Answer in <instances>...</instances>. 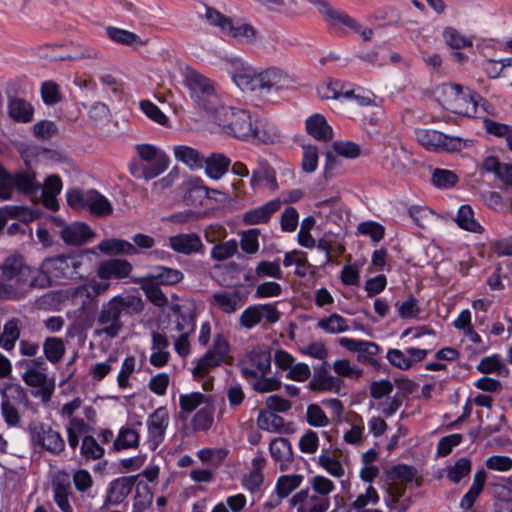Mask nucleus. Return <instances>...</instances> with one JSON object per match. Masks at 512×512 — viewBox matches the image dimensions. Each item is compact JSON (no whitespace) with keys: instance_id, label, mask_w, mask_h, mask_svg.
<instances>
[{"instance_id":"f257e3e1","label":"nucleus","mask_w":512,"mask_h":512,"mask_svg":"<svg viewBox=\"0 0 512 512\" xmlns=\"http://www.w3.org/2000/svg\"><path fill=\"white\" fill-rule=\"evenodd\" d=\"M33 289H39L37 268L23 255L12 254L0 264V299L21 300Z\"/></svg>"},{"instance_id":"f03ea898","label":"nucleus","mask_w":512,"mask_h":512,"mask_svg":"<svg viewBox=\"0 0 512 512\" xmlns=\"http://www.w3.org/2000/svg\"><path fill=\"white\" fill-rule=\"evenodd\" d=\"M144 302L140 296L118 294L103 303L96 317L95 336L104 335L114 339L124 328L122 315L140 314Z\"/></svg>"},{"instance_id":"7ed1b4c3","label":"nucleus","mask_w":512,"mask_h":512,"mask_svg":"<svg viewBox=\"0 0 512 512\" xmlns=\"http://www.w3.org/2000/svg\"><path fill=\"white\" fill-rule=\"evenodd\" d=\"M83 265L81 254L58 255L45 258L37 267L39 289L74 278Z\"/></svg>"},{"instance_id":"20e7f679","label":"nucleus","mask_w":512,"mask_h":512,"mask_svg":"<svg viewBox=\"0 0 512 512\" xmlns=\"http://www.w3.org/2000/svg\"><path fill=\"white\" fill-rule=\"evenodd\" d=\"M135 152L136 158L129 166L130 173L135 178L152 180L165 172L169 166V157L155 145L137 144Z\"/></svg>"},{"instance_id":"39448f33","label":"nucleus","mask_w":512,"mask_h":512,"mask_svg":"<svg viewBox=\"0 0 512 512\" xmlns=\"http://www.w3.org/2000/svg\"><path fill=\"white\" fill-rule=\"evenodd\" d=\"M215 122L221 131L240 140L259 139L258 129L245 109L221 106L215 110Z\"/></svg>"},{"instance_id":"423d86ee","label":"nucleus","mask_w":512,"mask_h":512,"mask_svg":"<svg viewBox=\"0 0 512 512\" xmlns=\"http://www.w3.org/2000/svg\"><path fill=\"white\" fill-rule=\"evenodd\" d=\"M438 101L448 111L471 117L476 113L479 95L456 83H444L438 90Z\"/></svg>"},{"instance_id":"0eeeda50","label":"nucleus","mask_w":512,"mask_h":512,"mask_svg":"<svg viewBox=\"0 0 512 512\" xmlns=\"http://www.w3.org/2000/svg\"><path fill=\"white\" fill-rule=\"evenodd\" d=\"M420 145L427 150L458 152L467 146L468 140L445 135L433 129H419L415 132Z\"/></svg>"},{"instance_id":"6e6552de","label":"nucleus","mask_w":512,"mask_h":512,"mask_svg":"<svg viewBox=\"0 0 512 512\" xmlns=\"http://www.w3.org/2000/svg\"><path fill=\"white\" fill-rule=\"evenodd\" d=\"M319 12L322 14L328 25L333 29L349 28L352 32L358 33L364 41H370L373 38V30L362 26L345 12L333 8L328 3L319 4Z\"/></svg>"},{"instance_id":"1a4fd4ad","label":"nucleus","mask_w":512,"mask_h":512,"mask_svg":"<svg viewBox=\"0 0 512 512\" xmlns=\"http://www.w3.org/2000/svg\"><path fill=\"white\" fill-rule=\"evenodd\" d=\"M240 369L245 378L265 376L271 368V354L266 346L252 348L240 361Z\"/></svg>"},{"instance_id":"9d476101","label":"nucleus","mask_w":512,"mask_h":512,"mask_svg":"<svg viewBox=\"0 0 512 512\" xmlns=\"http://www.w3.org/2000/svg\"><path fill=\"white\" fill-rule=\"evenodd\" d=\"M185 85L199 105L210 109L205 102L217 97L216 84L211 79L196 70L188 69L185 74Z\"/></svg>"},{"instance_id":"9b49d317","label":"nucleus","mask_w":512,"mask_h":512,"mask_svg":"<svg viewBox=\"0 0 512 512\" xmlns=\"http://www.w3.org/2000/svg\"><path fill=\"white\" fill-rule=\"evenodd\" d=\"M31 442L52 454H60L65 449V441L61 434L52 427L42 423L30 428Z\"/></svg>"},{"instance_id":"f8f14e48","label":"nucleus","mask_w":512,"mask_h":512,"mask_svg":"<svg viewBox=\"0 0 512 512\" xmlns=\"http://www.w3.org/2000/svg\"><path fill=\"white\" fill-rule=\"evenodd\" d=\"M170 416L166 407H158L147 419L146 443L151 450H156L164 441L166 430L169 426Z\"/></svg>"},{"instance_id":"ddd939ff","label":"nucleus","mask_w":512,"mask_h":512,"mask_svg":"<svg viewBox=\"0 0 512 512\" xmlns=\"http://www.w3.org/2000/svg\"><path fill=\"white\" fill-rule=\"evenodd\" d=\"M265 319L266 322L274 324L280 319V312L271 303L256 304L248 306L240 315L239 323L245 329H252Z\"/></svg>"},{"instance_id":"4468645a","label":"nucleus","mask_w":512,"mask_h":512,"mask_svg":"<svg viewBox=\"0 0 512 512\" xmlns=\"http://www.w3.org/2000/svg\"><path fill=\"white\" fill-rule=\"evenodd\" d=\"M1 396V410L5 418V421L10 426L18 424L19 414L15 405L25 400L26 394L24 392V389L18 384H6L1 391Z\"/></svg>"},{"instance_id":"2eb2a0df","label":"nucleus","mask_w":512,"mask_h":512,"mask_svg":"<svg viewBox=\"0 0 512 512\" xmlns=\"http://www.w3.org/2000/svg\"><path fill=\"white\" fill-rule=\"evenodd\" d=\"M26 385L38 388L36 396L40 397L42 402L47 403L51 400L55 389V382L48 378L47 374L34 367L27 368L22 375Z\"/></svg>"},{"instance_id":"dca6fc26","label":"nucleus","mask_w":512,"mask_h":512,"mask_svg":"<svg viewBox=\"0 0 512 512\" xmlns=\"http://www.w3.org/2000/svg\"><path fill=\"white\" fill-rule=\"evenodd\" d=\"M53 500L62 512H73L69 498L72 493L70 475L68 472L57 471L51 482Z\"/></svg>"},{"instance_id":"f3484780","label":"nucleus","mask_w":512,"mask_h":512,"mask_svg":"<svg viewBox=\"0 0 512 512\" xmlns=\"http://www.w3.org/2000/svg\"><path fill=\"white\" fill-rule=\"evenodd\" d=\"M233 83L243 92L260 91L259 68L248 64H237L231 72Z\"/></svg>"},{"instance_id":"a211bd4d","label":"nucleus","mask_w":512,"mask_h":512,"mask_svg":"<svg viewBox=\"0 0 512 512\" xmlns=\"http://www.w3.org/2000/svg\"><path fill=\"white\" fill-rule=\"evenodd\" d=\"M290 503L297 512H326L331 501H326L309 489H302L292 496Z\"/></svg>"},{"instance_id":"6ab92c4d","label":"nucleus","mask_w":512,"mask_h":512,"mask_svg":"<svg viewBox=\"0 0 512 512\" xmlns=\"http://www.w3.org/2000/svg\"><path fill=\"white\" fill-rule=\"evenodd\" d=\"M382 165L400 174H406L414 165L411 153L402 145L387 149L382 157Z\"/></svg>"},{"instance_id":"aec40b11","label":"nucleus","mask_w":512,"mask_h":512,"mask_svg":"<svg viewBox=\"0 0 512 512\" xmlns=\"http://www.w3.org/2000/svg\"><path fill=\"white\" fill-rule=\"evenodd\" d=\"M132 270L133 266L128 260L112 258L101 261L99 263L96 270V275L99 279L102 280H122L130 277Z\"/></svg>"},{"instance_id":"412c9836","label":"nucleus","mask_w":512,"mask_h":512,"mask_svg":"<svg viewBox=\"0 0 512 512\" xmlns=\"http://www.w3.org/2000/svg\"><path fill=\"white\" fill-rule=\"evenodd\" d=\"M59 235L66 245L81 246L91 241L95 232L84 222H73L63 225Z\"/></svg>"},{"instance_id":"4be33fe9","label":"nucleus","mask_w":512,"mask_h":512,"mask_svg":"<svg viewBox=\"0 0 512 512\" xmlns=\"http://www.w3.org/2000/svg\"><path fill=\"white\" fill-rule=\"evenodd\" d=\"M236 43L254 46L261 41L259 30L250 22L241 20L237 22L231 21L226 34Z\"/></svg>"},{"instance_id":"5701e85b","label":"nucleus","mask_w":512,"mask_h":512,"mask_svg":"<svg viewBox=\"0 0 512 512\" xmlns=\"http://www.w3.org/2000/svg\"><path fill=\"white\" fill-rule=\"evenodd\" d=\"M169 246L173 251L183 255L203 254L205 246L197 233H182L169 238Z\"/></svg>"},{"instance_id":"b1692460","label":"nucleus","mask_w":512,"mask_h":512,"mask_svg":"<svg viewBox=\"0 0 512 512\" xmlns=\"http://www.w3.org/2000/svg\"><path fill=\"white\" fill-rule=\"evenodd\" d=\"M259 78L260 92L283 89L292 83L291 77L284 70L275 66L259 68Z\"/></svg>"},{"instance_id":"393cba45","label":"nucleus","mask_w":512,"mask_h":512,"mask_svg":"<svg viewBox=\"0 0 512 512\" xmlns=\"http://www.w3.org/2000/svg\"><path fill=\"white\" fill-rule=\"evenodd\" d=\"M257 426L263 431L278 434H291L294 432V424L270 411H260L257 416Z\"/></svg>"},{"instance_id":"a878e982","label":"nucleus","mask_w":512,"mask_h":512,"mask_svg":"<svg viewBox=\"0 0 512 512\" xmlns=\"http://www.w3.org/2000/svg\"><path fill=\"white\" fill-rule=\"evenodd\" d=\"M378 502L379 495L376 489L370 485L348 507L337 506L331 512H382L378 509L370 508V506L376 505Z\"/></svg>"},{"instance_id":"bb28decb","label":"nucleus","mask_w":512,"mask_h":512,"mask_svg":"<svg viewBox=\"0 0 512 512\" xmlns=\"http://www.w3.org/2000/svg\"><path fill=\"white\" fill-rule=\"evenodd\" d=\"M281 205L282 202L280 199L268 201L262 206L245 212L242 216V222L248 226L266 224L269 222L271 216L281 208Z\"/></svg>"},{"instance_id":"cd10ccee","label":"nucleus","mask_w":512,"mask_h":512,"mask_svg":"<svg viewBox=\"0 0 512 512\" xmlns=\"http://www.w3.org/2000/svg\"><path fill=\"white\" fill-rule=\"evenodd\" d=\"M133 484V480L127 477L114 480L107 491L102 510L107 509L110 505L121 504L131 493Z\"/></svg>"},{"instance_id":"c85d7f7f","label":"nucleus","mask_w":512,"mask_h":512,"mask_svg":"<svg viewBox=\"0 0 512 512\" xmlns=\"http://www.w3.org/2000/svg\"><path fill=\"white\" fill-rule=\"evenodd\" d=\"M242 304L243 300L239 292H215L210 298L211 307L226 314L235 313Z\"/></svg>"},{"instance_id":"c756f323","label":"nucleus","mask_w":512,"mask_h":512,"mask_svg":"<svg viewBox=\"0 0 512 512\" xmlns=\"http://www.w3.org/2000/svg\"><path fill=\"white\" fill-rule=\"evenodd\" d=\"M314 392H338L341 388L339 379L329 373L325 367H320L308 383Z\"/></svg>"},{"instance_id":"7c9ffc66","label":"nucleus","mask_w":512,"mask_h":512,"mask_svg":"<svg viewBox=\"0 0 512 512\" xmlns=\"http://www.w3.org/2000/svg\"><path fill=\"white\" fill-rule=\"evenodd\" d=\"M250 184L253 189L267 187L270 190H276L278 185L275 171L266 161L260 160L259 167L252 172Z\"/></svg>"},{"instance_id":"2f4dec72","label":"nucleus","mask_w":512,"mask_h":512,"mask_svg":"<svg viewBox=\"0 0 512 512\" xmlns=\"http://www.w3.org/2000/svg\"><path fill=\"white\" fill-rule=\"evenodd\" d=\"M306 131L317 141L327 142L333 138V129L321 114H314L307 118Z\"/></svg>"},{"instance_id":"473e14b6","label":"nucleus","mask_w":512,"mask_h":512,"mask_svg":"<svg viewBox=\"0 0 512 512\" xmlns=\"http://www.w3.org/2000/svg\"><path fill=\"white\" fill-rule=\"evenodd\" d=\"M349 428L343 433V441L352 446H360L365 439V426L362 416L353 412L347 420Z\"/></svg>"},{"instance_id":"72a5a7b5","label":"nucleus","mask_w":512,"mask_h":512,"mask_svg":"<svg viewBox=\"0 0 512 512\" xmlns=\"http://www.w3.org/2000/svg\"><path fill=\"white\" fill-rule=\"evenodd\" d=\"M132 282L140 286L147 299L155 306L163 308L168 304V298L165 296L163 291L154 284L152 278L147 276L133 278Z\"/></svg>"},{"instance_id":"f704fd0d","label":"nucleus","mask_w":512,"mask_h":512,"mask_svg":"<svg viewBox=\"0 0 512 512\" xmlns=\"http://www.w3.org/2000/svg\"><path fill=\"white\" fill-rule=\"evenodd\" d=\"M8 115L15 122L29 123L33 119L32 105L22 98H11L7 106Z\"/></svg>"},{"instance_id":"c9c22d12","label":"nucleus","mask_w":512,"mask_h":512,"mask_svg":"<svg viewBox=\"0 0 512 512\" xmlns=\"http://www.w3.org/2000/svg\"><path fill=\"white\" fill-rule=\"evenodd\" d=\"M487 479V474L484 469H479L473 476V483L467 493L462 497L460 501V507L467 511L472 508L475 501L484 489Z\"/></svg>"},{"instance_id":"e433bc0d","label":"nucleus","mask_w":512,"mask_h":512,"mask_svg":"<svg viewBox=\"0 0 512 512\" xmlns=\"http://www.w3.org/2000/svg\"><path fill=\"white\" fill-rule=\"evenodd\" d=\"M62 186V180L58 175L52 174L45 179L42 188V198L45 207L53 211L58 209L56 196L61 192Z\"/></svg>"},{"instance_id":"4c0bfd02","label":"nucleus","mask_w":512,"mask_h":512,"mask_svg":"<svg viewBox=\"0 0 512 512\" xmlns=\"http://www.w3.org/2000/svg\"><path fill=\"white\" fill-rule=\"evenodd\" d=\"M97 248L100 252L107 255H135L137 253V249L133 244L116 238L101 241Z\"/></svg>"},{"instance_id":"58836bf2","label":"nucleus","mask_w":512,"mask_h":512,"mask_svg":"<svg viewBox=\"0 0 512 512\" xmlns=\"http://www.w3.org/2000/svg\"><path fill=\"white\" fill-rule=\"evenodd\" d=\"M173 155L175 159L191 169L200 168L203 165L204 158L201 153L187 145H176L173 148Z\"/></svg>"},{"instance_id":"ea45409f","label":"nucleus","mask_w":512,"mask_h":512,"mask_svg":"<svg viewBox=\"0 0 512 512\" xmlns=\"http://www.w3.org/2000/svg\"><path fill=\"white\" fill-rule=\"evenodd\" d=\"M207 175L212 179H220L227 171L231 164L228 157L221 153H213L204 161Z\"/></svg>"},{"instance_id":"a19ab883","label":"nucleus","mask_w":512,"mask_h":512,"mask_svg":"<svg viewBox=\"0 0 512 512\" xmlns=\"http://www.w3.org/2000/svg\"><path fill=\"white\" fill-rule=\"evenodd\" d=\"M21 333V321L18 318L8 320L0 335V346L6 351H12Z\"/></svg>"},{"instance_id":"79ce46f5","label":"nucleus","mask_w":512,"mask_h":512,"mask_svg":"<svg viewBox=\"0 0 512 512\" xmlns=\"http://www.w3.org/2000/svg\"><path fill=\"white\" fill-rule=\"evenodd\" d=\"M210 397L203 395L200 392H191L182 394L179 397L180 413L182 419H186L190 413L196 410L203 403H208Z\"/></svg>"},{"instance_id":"37998d69","label":"nucleus","mask_w":512,"mask_h":512,"mask_svg":"<svg viewBox=\"0 0 512 512\" xmlns=\"http://www.w3.org/2000/svg\"><path fill=\"white\" fill-rule=\"evenodd\" d=\"M106 34L110 40L122 45L144 46L147 44V40L141 39L137 34L113 26H109L106 28Z\"/></svg>"},{"instance_id":"c03bdc74","label":"nucleus","mask_w":512,"mask_h":512,"mask_svg":"<svg viewBox=\"0 0 512 512\" xmlns=\"http://www.w3.org/2000/svg\"><path fill=\"white\" fill-rule=\"evenodd\" d=\"M318 94L324 100H337L349 98L352 90H346L345 84L339 80H329L318 87Z\"/></svg>"},{"instance_id":"a18cd8bd","label":"nucleus","mask_w":512,"mask_h":512,"mask_svg":"<svg viewBox=\"0 0 512 512\" xmlns=\"http://www.w3.org/2000/svg\"><path fill=\"white\" fill-rule=\"evenodd\" d=\"M455 221L457 225L466 231L482 234L484 228L474 218V212L469 205H462L456 215Z\"/></svg>"},{"instance_id":"49530a36","label":"nucleus","mask_w":512,"mask_h":512,"mask_svg":"<svg viewBox=\"0 0 512 512\" xmlns=\"http://www.w3.org/2000/svg\"><path fill=\"white\" fill-rule=\"evenodd\" d=\"M270 453L273 459L280 463L281 469L292 460V448L289 440L285 438H276L270 443Z\"/></svg>"},{"instance_id":"de8ad7c7","label":"nucleus","mask_w":512,"mask_h":512,"mask_svg":"<svg viewBox=\"0 0 512 512\" xmlns=\"http://www.w3.org/2000/svg\"><path fill=\"white\" fill-rule=\"evenodd\" d=\"M82 405L83 400L80 397H75L61 407L59 414L62 418L68 420V424L66 426L75 425L77 427L81 425H88L84 418L76 415Z\"/></svg>"},{"instance_id":"09e8293b","label":"nucleus","mask_w":512,"mask_h":512,"mask_svg":"<svg viewBox=\"0 0 512 512\" xmlns=\"http://www.w3.org/2000/svg\"><path fill=\"white\" fill-rule=\"evenodd\" d=\"M43 352L49 362L58 363L65 355V344L61 338L48 337L44 340Z\"/></svg>"},{"instance_id":"8fccbe9b","label":"nucleus","mask_w":512,"mask_h":512,"mask_svg":"<svg viewBox=\"0 0 512 512\" xmlns=\"http://www.w3.org/2000/svg\"><path fill=\"white\" fill-rule=\"evenodd\" d=\"M89 211L100 217L112 214L113 208L109 200L98 191L90 189V199L88 207Z\"/></svg>"},{"instance_id":"3c124183","label":"nucleus","mask_w":512,"mask_h":512,"mask_svg":"<svg viewBox=\"0 0 512 512\" xmlns=\"http://www.w3.org/2000/svg\"><path fill=\"white\" fill-rule=\"evenodd\" d=\"M303 481L299 474L282 475L277 479L275 491L280 499L288 497Z\"/></svg>"},{"instance_id":"603ef678","label":"nucleus","mask_w":512,"mask_h":512,"mask_svg":"<svg viewBox=\"0 0 512 512\" xmlns=\"http://www.w3.org/2000/svg\"><path fill=\"white\" fill-rule=\"evenodd\" d=\"M140 435L138 431L130 427H122L114 441L117 450L136 448L139 445Z\"/></svg>"},{"instance_id":"864d4df0","label":"nucleus","mask_w":512,"mask_h":512,"mask_svg":"<svg viewBox=\"0 0 512 512\" xmlns=\"http://www.w3.org/2000/svg\"><path fill=\"white\" fill-rule=\"evenodd\" d=\"M266 10L284 15H294L298 8L295 0H257Z\"/></svg>"},{"instance_id":"5fc2aeb1","label":"nucleus","mask_w":512,"mask_h":512,"mask_svg":"<svg viewBox=\"0 0 512 512\" xmlns=\"http://www.w3.org/2000/svg\"><path fill=\"white\" fill-rule=\"evenodd\" d=\"M472 468L471 460L467 457L458 459L454 465L446 469V477L453 483H459L464 477H467Z\"/></svg>"},{"instance_id":"6e6d98bb","label":"nucleus","mask_w":512,"mask_h":512,"mask_svg":"<svg viewBox=\"0 0 512 512\" xmlns=\"http://www.w3.org/2000/svg\"><path fill=\"white\" fill-rule=\"evenodd\" d=\"M332 151L339 157L353 160L361 155L359 144L348 140H336L331 145Z\"/></svg>"},{"instance_id":"4d7b16f0","label":"nucleus","mask_w":512,"mask_h":512,"mask_svg":"<svg viewBox=\"0 0 512 512\" xmlns=\"http://www.w3.org/2000/svg\"><path fill=\"white\" fill-rule=\"evenodd\" d=\"M110 281L92 279L88 283L78 286L75 289L76 295H86L88 298L97 297L110 288Z\"/></svg>"},{"instance_id":"13d9d810","label":"nucleus","mask_w":512,"mask_h":512,"mask_svg":"<svg viewBox=\"0 0 512 512\" xmlns=\"http://www.w3.org/2000/svg\"><path fill=\"white\" fill-rule=\"evenodd\" d=\"M335 485L332 480L323 476L316 475L310 480V491L322 497L326 501L330 500V494L334 491Z\"/></svg>"},{"instance_id":"bf43d9fd","label":"nucleus","mask_w":512,"mask_h":512,"mask_svg":"<svg viewBox=\"0 0 512 512\" xmlns=\"http://www.w3.org/2000/svg\"><path fill=\"white\" fill-rule=\"evenodd\" d=\"M317 464L332 477L341 478L345 475V469L341 461L327 453L319 455Z\"/></svg>"},{"instance_id":"052dcab7","label":"nucleus","mask_w":512,"mask_h":512,"mask_svg":"<svg viewBox=\"0 0 512 512\" xmlns=\"http://www.w3.org/2000/svg\"><path fill=\"white\" fill-rule=\"evenodd\" d=\"M318 327L331 334L342 333L349 329L347 320L339 314H332L329 317L320 319Z\"/></svg>"},{"instance_id":"680f3d73","label":"nucleus","mask_w":512,"mask_h":512,"mask_svg":"<svg viewBox=\"0 0 512 512\" xmlns=\"http://www.w3.org/2000/svg\"><path fill=\"white\" fill-rule=\"evenodd\" d=\"M308 425L315 428L327 427L330 419L318 404H309L305 413Z\"/></svg>"},{"instance_id":"e2e57ef3","label":"nucleus","mask_w":512,"mask_h":512,"mask_svg":"<svg viewBox=\"0 0 512 512\" xmlns=\"http://www.w3.org/2000/svg\"><path fill=\"white\" fill-rule=\"evenodd\" d=\"M203 18L208 24L219 28L220 31L224 34H226L232 21V18L222 14L220 11L210 6H205V13Z\"/></svg>"},{"instance_id":"0e129e2a","label":"nucleus","mask_w":512,"mask_h":512,"mask_svg":"<svg viewBox=\"0 0 512 512\" xmlns=\"http://www.w3.org/2000/svg\"><path fill=\"white\" fill-rule=\"evenodd\" d=\"M163 285H175L183 280V273L174 268L159 267L155 274L149 276Z\"/></svg>"},{"instance_id":"69168bd1","label":"nucleus","mask_w":512,"mask_h":512,"mask_svg":"<svg viewBox=\"0 0 512 512\" xmlns=\"http://www.w3.org/2000/svg\"><path fill=\"white\" fill-rule=\"evenodd\" d=\"M238 252V243L231 239L216 244L211 250V258L216 261H224L233 257Z\"/></svg>"},{"instance_id":"338daca9","label":"nucleus","mask_w":512,"mask_h":512,"mask_svg":"<svg viewBox=\"0 0 512 512\" xmlns=\"http://www.w3.org/2000/svg\"><path fill=\"white\" fill-rule=\"evenodd\" d=\"M141 111L155 123L167 126L169 123L168 117L159 109V107L150 100H142L139 103Z\"/></svg>"},{"instance_id":"774afa93","label":"nucleus","mask_w":512,"mask_h":512,"mask_svg":"<svg viewBox=\"0 0 512 512\" xmlns=\"http://www.w3.org/2000/svg\"><path fill=\"white\" fill-rule=\"evenodd\" d=\"M457 182L458 176L451 170L437 168L432 173V183L438 188H451Z\"/></svg>"}]
</instances>
